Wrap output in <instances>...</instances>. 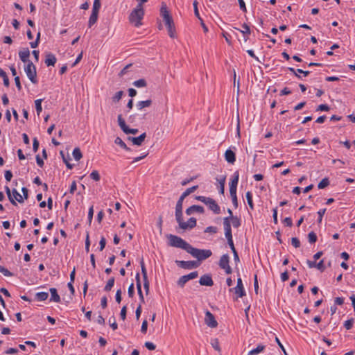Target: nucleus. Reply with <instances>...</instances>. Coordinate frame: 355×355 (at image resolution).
Returning <instances> with one entry per match:
<instances>
[{"mask_svg":"<svg viewBox=\"0 0 355 355\" xmlns=\"http://www.w3.org/2000/svg\"><path fill=\"white\" fill-rule=\"evenodd\" d=\"M160 13L167 27L168 35L170 37L174 38L175 37V24L172 17L167 10L166 4H162Z\"/></svg>","mask_w":355,"mask_h":355,"instance_id":"nucleus-2","label":"nucleus"},{"mask_svg":"<svg viewBox=\"0 0 355 355\" xmlns=\"http://www.w3.org/2000/svg\"><path fill=\"white\" fill-rule=\"evenodd\" d=\"M205 322L208 327L211 328H215L218 326V322L216 320L215 317L209 311L205 312Z\"/></svg>","mask_w":355,"mask_h":355,"instance_id":"nucleus-12","label":"nucleus"},{"mask_svg":"<svg viewBox=\"0 0 355 355\" xmlns=\"http://www.w3.org/2000/svg\"><path fill=\"white\" fill-rule=\"evenodd\" d=\"M90 177L95 181H98L100 180V175L97 171H93L90 174Z\"/></svg>","mask_w":355,"mask_h":355,"instance_id":"nucleus-49","label":"nucleus"},{"mask_svg":"<svg viewBox=\"0 0 355 355\" xmlns=\"http://www.w3.org/2000/svg\"><path fill=\"white\" fill-rule=\"evenodd\" d=\"M144 15V10L141 3H138L137 7L131 12L129 16V21L135 26L139 27L142 23L141 20Z\"/></svg>","mask_w":355,"mask_h":355,"instance_id":"nucleus-3","label":"nucleus"},{"mask_svg":"<svg viewBox=\"0 0 355 355\" xmlns=\"http://www.w3.org/2000/svg\"><path fill=\"white\" fill-rule=\"evenodd\" d=\"M49 297V293L46 292H39L35 294V299L38 301H44Z\"/></svg>","mask_w":355,"mask_h":355,"instance_id":"nucleus-26","label":"nucleus"},{"mask_svg":"<svg viewBox=\"0 0 355 355\" xmlns=\"http://www.w3.org/2000/svg\"><path fill=\"white\" fill-rule=\"evenodd\" d=\"M167 238L168 239V245L171 247L181 248L187 252H188L191 247L190 244L178 236L169 234L167 236Z\"/></svg>","mask_w":355,"mask_h":355,"instance_id":"nucleus-4","label":"nucleus"},{"mask_svg":"<svg viewBox=\"0 0 355 355\" xmlns=\"http://www.w3.org/2000/svg\"><path fill=\"white\" fill-rule=\"evenodd\" d=\"M325 211H326V209H322L318 211V221L319 223H321L322 217H323L324 214H325Z\"/></svg>","mask_w":355,"mask_h":355,"instance_id":"nucleus-57","label":"nucleus"},{"mask_svg":"<svg viewBox=\"0 0 355 355\" xmlns=\"http://www.w3.org/2000/svg\"><path fill=\"white\" fill-rule=\"evenodd\" d=\"M123 95V91H119L112 97V101L113 103H117L120 101Z\"/></svg>","mask_w":355,"mask_h":355,"instance_id":"nucleus-27","label":"nucleus"},{"mask_svg":"<svg viewBox=\"0 0 355 355\" xmlns=\"http://www.w3.org/2000/svg\"><path fill=\"white\" fill-rule=\"evenodd\" d=\"M89 246H90V241H89V233H87L86 239H85V250L87 252L89 251Z\"/></svg>","mask_w":355,"mask_h":355,"instance_id":"nucleus-55","label":"nucleus"},{"mask_svg":"<svg viewBox=\"0 0 355 355\" xmlns=\"http://www.w3.org/2000/svg\"><path fill=\"white\" fill-rule=\"evenodd\" d=\"M138 114H132L128 117V121L131 123H135L137 121Z\"/></svg>","mask_w":355,"mask_h":355,"instance_id":"nucleus-48","label":"nucleus"},{"mask_svg":"<svg viewBox=\"0 0 355 355\" xmlns=\"http://www.w3.org/2000/svg\"><path fill=\"white\" fill-rule=\"evenodd\" d=\"M146 137V133L144 132L141 135H140L139 137H134L132 139V142L134 145L136 146H141L142 143L144 141Z\"/></svg>","mask_w":355,"mask_h":355,"instance_id":"nucleus-22","label":"nucleus"},{"mask_svg":"<svg viewBox=\"0 0 355 355\" xmlns=\"http://www.w3.org/2000/svg\"><path fill=\"white\" fill-rule=\"evenodd\" d=\"M127 308L126 306H123L121 310L120 316L123 320L126 318Z\"/></svg>","mask_w":355,"mask_h":355,"instance_id":"nucleus-54","label":"nucleus"},{"mask_svg":"<svg viewBox=\"0 0 355 355\" xmlns=\"http://www.w3.org/2000/svg\"><path fill=\"white\" fill-rule=\"evenodd\" d=\"M329 184V180L327 178H323L318 184V187L320 189H324Z\"/></svg>","mask_w":355,"mask_h":355,"instance_id":"nucleus-33","label":"nucleus"},{"mask_svg":"<svg viewBox=\"0 0 355 355\" xmlns=\"http://www.w3.org/2000/svg\"><path fill=\"white\" fill-rule=\"evenodd\" d=\"M93 215H94V208H93V206H92L89 209V211H88V222H89V225H91V223H92V218H93Z\"/></svg>","mask_w":355,"mask_h":355,"instance_id":"nucleus-50","label":"nucleus"},{"mask_svg":"<svg viewBox=\"0 0 355 355\" xmlns=\"http://www.w3.org/2000/svg\"><path fill=\"white\" fill-rule=\"evenodd\" d=\"M118 123L120 126L121 129L125 134H132L135 135L138 132V129L136 128H130L125 123V120L123 119L121 114H119L117 117Z\"/></svg>","mask_w":355,"mask_h":355,"instance_id":"nucleus-8","label":"nucleus"},{"mask_svg":"<svg viewBox=\"0 0 355 355\" xmlns=\"http://www.w3.org/2000/svg\"><path fill=\"white\" fill-rule=\"evenodd\" d=\"M196 199L205 203L209 209L212 211L215 214H219L220 212V207L216 203V200L211 198L205 196H196Z\"/></svg>","mask_w":355,"mask_h":355,"instance_id":"nucleus-6","label":"nucleus"},{"mask_svg":"<svg viewBox=\"0 0 355 355\" xmlns=\"http://www.w3.org/2000/svg\"><path fill=\"white\" fill-rule=\"evenodd\" d=\"M135 279H136V285H137V288L138 294L139 296L140 302H141V303H144L145 300H144V295H143V293L141 291L140 276H139V273H137L136 275Z\"/></svg>","mask_w":355,"mask_h":355,"instance_id":"nucleus-17","label":"nucleus"},{"mask_svg":"<svg viewBox=\"0 0 355 355\" xmlns=\"http://www.w3.org/2000/svg\"><path fill=\"white\" fill-rule=\"evenodd\" d=\"M291 243L296 248H297L300 246V240L296 237H293L291 239Z\"/></svg>","mask_w":355,"mask_h":355,"instance_id":"nucleus-53","label":"nucleus"},{"mask_svg":"<svg viewBox=\"0 0 355 355\" xmlns=\"http://www.w3.org/2000/svg\"><path fill=\"white\" fill-rule=\"evenodd\" d=\"M140 265H141V274H142V276H143V279H148L147 270H146V266H145L144 261L143 259H141V260L140 261Z\"/></svg>","mask_w":355,"mask_h":355,"instance_id":"nucleus-39","label":"nucleus"},{"mask_svg":"<svg viewBox=\"0 0 355 355\" xmlns=\"http://www.w3.org/2000/svg\"><path fill=\"white\" fill-rule=\"evenodd\" d=\"M229 262H230V257H229L228 254H223L220 257L219 263H218L220 268L225 270V271L227 274H231L232 272V270L229 265Z\"/></svg>","mask_w":355,"mask_h":355,"instance_id":"nucleus-9","label":"nucleus"},{"mask_svg":"<svg viewBox=\"0 0 355 355\" xmlns=\"http://www.w3.org/2000/svg\"><path fill=\"white\" fill-rule=\"evenodd\" d=\"M199 283L202 286H211L214 285V282L210 275H204L201 276Z\"/></svg>","mask_w":355,"mask_h":355,"instance_id":"nucleus-15","label":"nucleus"},{"mask_svg":"<svg viewBox=\"0 0 355 355\" xmlns=\"http://www.w3.org/2000/svg\"><path fill=\"white\" fill-rule=\"evenodd\" d=\"M230 220H231L230 223H232L233 227L235 228H238L241 225V220L237 216H232Z\"/></svg>","mask_w":355,"mask_h":355,"instance_id":"nucleus-34","label":"nucleus"},{"mask_svg":"<svg viewBox=\"0 0 355 355\" xmlns=\"http://www.w3.org/2000/svg\"><path fill=\"white\" fill-rule=\"evenodd\" d=\"M100 8H101V1L94 0V3H93L92 11L98 12Z\"/></svg>","mask_w":355,"mask_h":355,"instance_id":"nucleus-46","label":"nucleus"},{"mask_svg":"<svg viewBox=\"0 0 355 355\" xmlns=\"http://www.w3.org/2000/svg\"><path fill=\"white\" fill-rule=\"evenodd\" d=\"M198 188V185L193 186L186 189L178 199L175 206V218L180 228L186 230L192 229L196 226V219L193 217L190 218L187 222H184L182 219V204L184 198L194 192Z\"/></svg>","mask_w":355,"mask_h":355,"instance_id":"nucleus-1","label":"nucleus"},{"mask_svg":"<svg viewBox=\"0 0 355 355\" xmlns=\"http://www.w3.org/2000/svg\"><path fill=\"white\" fill-rule=\"evenodd\" d=\"M56 60H57L55 56L51 53H49L46 55L45 64L48 67L54 66L56 62Z\"/></svg>","mask_w":355,"mask_h":355,"instance_id":"nucleus-20","label":"nucleus"},{"mask_svg":"<svg viewBox=\"0 0 355 355\" xmlns=\"http://www.w3.org/2000/svg\"><path fill=\"white\" fill-rule=\"evenodd\" d=\"M114 143L125 150L129 151L130 150L120 137H116L114 140Z\"/></svg>","mask_w":355,"mask_h":355,"instance_id":"nucleus-30","label":"nucleus"},{"mask_svg":"<svg viewBox=\"0 0 355 355\" xmlns=\"http://www.w3.org/2000/svg\"><path fill=\"white\" fill-rule=\"evenodd\" d=\"M316 268H318L320 271H324L325 269V266L324 265V260H320L318 263H316Z\"/></svg>","mask_w":355,"mask_h":355,"instance_id":"nucleus-52","label":"nucleus"},{"mask_svg":"<svg viewBox=\"0 0 355 355\" xmlns=\"http://www.w3.org/2000/svg\"><path fill=\"white\" fill-rule=\"evenodd\" d=\"M239 182V173L236 171L234 173V178L230 183V193L231 196H236V187Z\"/></svg>","mask_w":355,"mask_h":355,"instance_id":"nucleus-13","label":"nucleus"},{"mask_svg":"<svg viewBox=\"0 0 355 355\" xmlns=\"http://www.w3.org/2000/svg\"><path fill=\"white\" fill-rule=\"evenodd\" d=\"M178 266L184 269H192L198 267L199 263L196 261H175Z\"/></svg>","mask_w":355,"mask_h":355,"instance_id":"nucleus-11","label":"nucleus"},{"mask_svg":"<svg viewBox=\"0 0 355 355\" xmlns=\"http://www.w3.org/2000/svg\"><path fill=\"white\" fill-rule=\"evenodd\" d=\"M109 323L113 330H116L118 328V325L115 321V318L114 316L111 317L109 319Z\"/></svg>","mask_w":355,"mask_h":355,"instance_id":"nucleus-45","label":"nucleus"},{"mask_svg":"<svg viewBox=\"0 0 355 355\" xmlns=\"http://www.w3.org/2000/svg\"><path fill=\"white\" fill-rule=\"evenodd\" d=\"M242 27L243 28V31H240L243 34H250V29L249 26L247 24H243L242 25Z\"/></svg>","mask_w":355,"mask_h":355,"instance_id":"nucleus-58","label":"nucleus"},{"mask_svg":"<svg viewBox=\"0 0 355 355\" xmlns=\"http://www.w3.org/2000/svg\"><path fill=\"white\" fill-rule=\"evenodd\" d=\"M143 280H144V287L146 293L148 294L149 292V286H150L149 281L148 279H145Z\"/></svg>","mask_w":355,"mask_h":355,"instance_id":"nucleus-63","label":"nucleus"},{"mask_svg":"<svg viewBox=\"0 0 355 355\" xmlns=\"http://www.w3.org/2000/svg\"><path fill=\"white\" fill-rule=\"evenodd\" d=\"M308 239L311 243H313L317 241V236L313 232H311L308 234Z\"/></svg>","mask_w":355,"mask_h":355,"instance_id":"nucleus-42","label":"nucleus"},{"mask_svg":"<svg viewBox=\"0 0 355 355\" xmlns=\"http://www.w3.org/2000/svg\"><path fill=\"white\" fill-rule=\"evenodd\" d=\"M264 349H265V346L264 345H259L255 349H253L251 351H250L248 355H256V354H258L259 353H260L262 351H263Z\"/></svg>","mask_w":355,"mask_h":355,"instance_id":"nucleus-29","label":"nucleus"},{"mask_svg":"<svg viewBox=\"0 0 355 355\" xmlns=\"http://www.w3.org/2000/svg\"><path fill=\"white\" fill-rule=\"evenodd\" d=\"M19 56L20 58V60L23 62H28V61H30L28 60V58L30 56V51L28 48H25L23 50L20 51L19 52Z\"/></svg>","mask_w":355,"mask_h":355,"instance_id":"nucleus-19","label":"nucleus"},{"mask_svg":"<svg viewBox=\"0 0 355 355\" xmlns=\"http://www.w3.org/2000/svg\"><path fill=\"white\" fill-rule=\"evenodd\" d=\"M223 227H224L225 231L232 230L231 223H230L229 217H225L223 218Z\"/></svg>","mask_w":355,"mask_h":355,"instance_id":"nucleus-35","label":"nucleus"},{"mask_svg":"<svg viewBox=\"0 0 355 355\" xmlns=\"http://www.w3.org/2000/svg\"><path fill=\"white\" fill-rule=\"evenodd\" d=\"M60 155H61V157H62V158L63 162L65 163L66 166H67L69 169H72V168H73V164H70V163L69 162V159H71L70 156L68 155L66 157V156L64 155V152H63L62 150H61V151L60 152Z\"/></svg>","mask_w":355,"mask_h":355,"instance_id":"nucleus-24","label":"nucleus"},{"mask_svg":"<svg viewBox=\"0 0 355 355\" xmlns=\"http://www.w3.org/2000/svg\"><path fill=\"white\" fill-rule=\"evenodd\" d=\"M42 99H37L35 101V108L37 111V115H40V112H42Z\"/></svg>","mask_w":355,"mask_h":355,"instance_id":"nucleus-41","label":"nucleus"},{"mask_svg":"<svg viewBox=\"0 0 355 355\" xmlns=\"http://www.w3.org/2000/svg\"><path fill=\"white\" fill-rule=\"evenodd\" d=\"M329 110V107L327 105L321 104L317 107L316 111H328Z\"/></svg>","mask_w":355,"mask_h":355,"instance_id":"nucleus-56","label":"nucleus"},{"mask_svg":"<svg viewBox=\"0 0 355 355\" xmlns=\"http://www.w3.org/2000/svg\"><path fill=\"white\" fill-rule=\"evenodd\" d=\"M193 212L204 214V207L200 205H192L186 209V214L187 215H191Z\"/></svg>","mask_w":355,"mask_h":355,"instance_id":"nucleus-16","label":"nucleus"},{"mask_svg":"<svg viewBox=\"0 0 355 355\" xmlns=\"http://www.w3.org/2000/svg\"><path fill=\"white\" fill-rule=\"evenodd\" d=\"M144 345L149 350H155L156 347L155 345L150 342H146Z\"/></svg>","mask_w":355,"mask_h":355,"instance_id":"nucleus-64","label":"nucleus"},{"mask_svg":"<svg viewBox=\"0 0 355 355\" xmlns=\"http://www.w3.org/2000/svg\"><path fill=\"white\" fill-rule=\"evenodd\" d=\"M225 158L228 163L234 164L236 160V155L231 149H227L225 153Z\"/></svg>","mask_w":355,"mask_h":355,"instance_id":"nucleus-18","label":"nucleus"},{"mask_svg":"<svg viewBox=\"0 0 355 355\" xmlns=\"http://www.w3.org/2000/svg\"><path fill=\"white\" fill-rule=\"evenodd\" d=\"M188 253L196 258L198 261H203L211 256L212 252L210 250H200L195 248L191 245Z\"/></svg>","mask_w":355,"mask_h":355,"instance_id":"nucleus-5","label":"nucleus"},{"mask_svg":"<svg viewBox=\"0 0 355 355\" xmlns=\"http://www.w3.org/2000/svg\"><path fill=\"white\" fill-rule=\"evenodd\" d=\"M353 322H354V319L351 318L345 322L344 326L347 330H349L352 327Z\"/></svg>","mask_w":355,"mask_h":355,"instance_id":"nucleus-51","label":"nucleus"},{"mask_svg":"<svg viewBox=\"0 0 355 355\" xmlns=\"http://www.w3.org/2000/svg\"><path fill=\"white\" fill-rule=\"evenodd\" d=\"M133 85L137 87H144L147 85V83H146V81L141 78V79H139L137 80H135L134 83H133Z\"/></svg>","mask_w":355,"mask_h":355,"instance_id":"nucleus-36","label":"nucleus"},{"mask_svg":"<svg viewBox=\"0 0 355 355\" xmlns=\"http://www.w3.org/2000/svg\"><path fill=\"white\" fill-rule=\"evenodd\" d=\"M0 272H1L3 275L6 277L12 276V273L2 266H0Z\"/></svg>","mask_w":355,"mask_h":355,"instance_id":"nucleus-44","label":"nucleus"},{"mask_svg":"<svg viewBox=\"0 0 355 355\" xmlns=\"http://www.w3.org/2000/svg\"><path fill=\"white\" fill-rule=\"evenodd\" d=\"M152 105V100L151 99H147L146 101H139L136 104L137 109L138 110H141L144 108L148 107Z\"/></svg>","mask_w":355,"mask_h":355,"instance_id":"nucleus-21","label":"nucleus"},{"mask_svg":"<svg viewBox=\"0 0 355 355\" xmlns=\"http://www.w3.org/2000/svg\"><path fill=\"white\" fill-rule=\"evenodd\" d=\"M49 291H50L51 295L50 301H53L55 302H60V297L58 294L57 289L55 288H51Z\"/></svg>","mask_w":355,"mask_h":355,"instance_id":"nucleus-23","label":"nucleus"},{"mask_svg":"<svg viewBox=\"0 0 355 355\" xmlns=\"http://www.w3.org/2000/svg\"><path fill=\"white\" fill-rule=\"evenodd\" d=\"M147 328H148V322L146 320H144L141 324V331L143 334H146L147 331Z\"/></svg>","mask_w":355,"mask_h":355,"instance_id":"nucleus-62","label":"nucleus"},{"mask_svg":"<svg viewBox=\"0 0 355 355\" xmlns=\"http://www.w3.org/2000/svg\"><path fill=\"white\" fill-rule=\"evenodd\" d=\"M234 291V293L237 295L239 297H242L245 295L244 288L243 286L242 280L241 278H238L237 279V285L234 288H231L230 291Z\"/></svg>","mask_w":355,"mask_h":355,"instance_id":"nucleus-14","label":"nucleus"},{"mask_svg":"<svg viewBox=\"0 0 355 355\" xmlns=\"http://www.w3.org/2000/svg\"><path fill=\"white\" fill-rule=\"evenodd\" d=\"M24 71L31 83L36 84L37 83L36 67L31 61H28Z\"/></svg>","mask_w":355,"mask_h":355,"instance_id":"nucleus-7","label":"nucleus"},{"mask_svg":"<svg viewBox=\"0 0 355 355\" xmlns=\"http://www.w3.org/2000/svg\"><path fill=\"white\" fill-rule=\"evenodd\" d=\"M99 245H100L99 250L101 251H102L105 248V245H106V240H105V237H103V236L101 237L100 242H99Z\"/></svg>","mask_w":355,"mask_h":355,"instance_id":"nucleus-59","label":"nucleus"},{"mask_svg":"<svg viewBox=\"0 0 355 355\" xmlns=\"http://www.w3.org/2000/svg\"><path fill=\"white\" fill-rule=\"evenodd\" d=\"M128 293L130 297H132L135 293L134 284L132 283L128 287Z\"/></svg>","mask_w":355,"mask_h":355,"instance_id":"nucleus-61","label":"nucleus"},{"mask_svg":"<svg viewBox=\"0 0 355 355\" xmlns=\"http://www.w3.org/2000/svg\"><path fill=\"white\" fill-rule=\"evenodd\" d=\"M5 190H6V194L8 196V198L10 200V202L13 205H17V203L15 201V199L13 198V197L11 195V191L10 189V188L8 187V186H6L5 187Z\"/></svg>","mask_w":355,"mask_h":355,"instance_id":"nucleus-38","label":"nucleus"},{"mask_svg":"<svg viewBox=\"0 0 355 355\" xmlns=\"http://www.w3.org/2000/svg\"><path fill=\"white\" fill-rule=\"evenodd\" d=\"M98 12H95V11L92 12V14L90 15V17H89V21H88L89 27H91L94 24H96V22L97 21V19H98Z\"/></svg>","mask_w":355,"mask_h":355,"instance_id":"nucleus-25","label":"nucleus"},{"mask_svg":"<svg viewBox=\"0 0 355 355\" xmlns=\"http://www.w3.org/2000/svg\"><path fill=\"white\" fill-rule=\"evenodd\" d=\"M217 227L214 226H209L205 230V232L206 233H211V234H216L217 232Z\"/></svg>","mask_w":355,"mask_h":355,"instance_id":"nucleus-47","label":"nucleus"},{"mask_svg":"<svg viewBox=\"0 0 355 355\" xmlns=\"http://www.w3.org/2000/svg\"><path fill=\"white\" fill-rule=\"evenodd\" d=\"M38 148H39V141L37 139V138H34L33 139V151L35 153L37 152V150H38Z\"/></svg>","mask_w":355,"mask_h":355,"instance_id":"nucleus-60","label":"nucleus"},{"mask_svg":"<svg viewBox=\"0 0 355 355\" xmlns=\"http://www.w3.org/2000/svg\"><path fill=\"white\" fill-rule=\"evenodd\" d=\"M72 155L76 161H79L83 157L82 153L79 148H75L73 150Z\"/></svg>","mask_w":355,"mask_h":355,"instance_id":"nucleus-31","label":"nucleus"},{"mask_svg":"<svg viewBox=\"0 0 355 355\" xmlns=\"http://www.w3.org/2000/svg\"><path fill=\"white\" fill-rule=\"evenodd\" d=\"M198 275V272L197 271H193L187 275H183L178 279V285L182 288L188 281L196 278Z\"/></svg>","mask_w":355,"mask_h":355,"instance_id":"nucleus-10","label":"nucleus"},{"mask_svg":"<svg viewBox=\"0 0 355 355\" xmlns=\"http://www.w3.org/2000/svg\"><path fill=\"white\" fill-rule=\"evenodd\" d=\"M211 345L214 349H216L218 352H220V347L219 346V342H218V339L212 340L211 342Z\"/></svg>","mask_w":355,"mask_h":355,"instance_id":"nucleus-43","label":"nucleus"},{"mask_svg":"<svg viewBox=\"0 0 355 355\" xmlns=\"http://www.w3.org/2000/svg\"><path fill=\"white\" fill-rule=\"evenodd\" d=\"M12 193H13V198L15 199V201L17 200L19 203L24 202L22 196H21L20 193L15 189H12Z\"/></svg>","mask_w":355,"mask_h":355,"instance_id":"nucleus-32","label":"nucleus"},{"mask_svg":"<svg viewBox=\"0 0 355 355\" xmlns=\"http://www.w3.org/2000/svg\"><path fill=\"white\" fill-rule=\"evenodd\" d=\"M114 284V278L111 277L107 281V282L104 288V290L107 292L110 291L112 289V288L113 287Z\"/></svg>","mask_w":355,"mask_h":355,"instance_id":"nucleus-37","label":"nucleus"},{"mask_svg":"<svg viewBox=\"0 0 355 355\" xmlns=\"http://www.w3.org/2000/svg\"><path fill=\"white\" fill-rule=\"evenodd\" d=\"M245 196H246L248 204L250 208L251 209H254V205H253V202H252V196L251 192L250 191H248L246 193Z\"/></svg>","mask_w":355,"mask_h":355,"instance_id":"nucleus-40","label":"nucleus"},{"mask_svg":"<svg viewBox=\"0 0 355 355\" xmlns=\"http://www.w3.org/2000/svg\"><path fill=\"white\" fill-rule=\"evenodd\" d=\"M0 77H1L3 80V85L6 87H8L10 85L8 77L6 73L1 68H0Z\"/></svg>","mask_w":355,"mask_h":355,"instance_id":"nucleus-28","label":"nucleus"}]
</instances>
